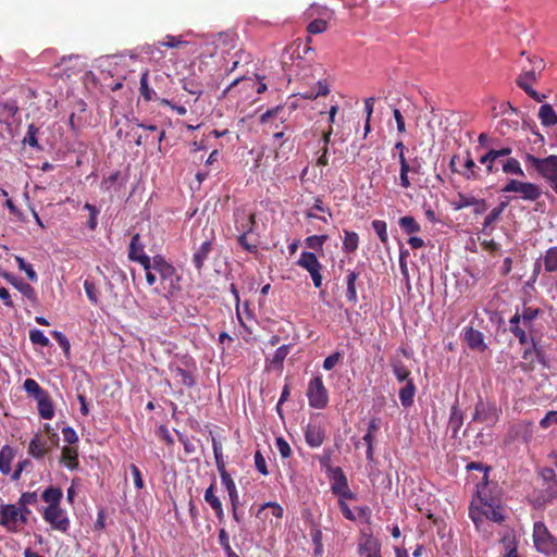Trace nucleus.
Returning <instances> with one entry per match:
<instances>
[{
	"label": "nucleus",
	"instance_id": "a211bd4d",
	"mask_svg": "<svg viewBox=\"0 0 557 557\" xmlns=\"http://www.w3.org/2000/svg\"><path fill=\"white\" fill-rule=\"evenodd\" d=\"M48 451V441L40 434H35L28 444V455L35 459H41Z\"/></svg>",
	"mask_w": 557,
	"mask_h": 557
},
{
	"label": "nucleus",
	"instance_id": "2eb2a0df",
	"mask_svg": "<svg viewBox=\"0 0 557 557\" xmlns=\"http://www.w3.org/2000/svg\"><path fill=\"white\" fill-rule=\"evenodd\" d=\"M284 509L275 502H268L262 504L257 512V517L262 520H270V523L274 527L280 525V521L283 518Z\"/></svg>",
	"mask_w": 557,
	"mask_h": 557
},
{
	"label": "nucleus",
	"instance_id": "6e6d98bb",
	"mask_svg": "<svg viewBox=\"0 0 557 557\" xmlns=\"http://www.w3.org/2000/svg\"><path fill=\"white\" fill-rule=\"evenodd\" d=\"M505 555L504 557H520L517 553V545L511 536H505L503 539Z\"/></svg>",
	"mask_w": 557,
	"mask_h": 557
},
{
	"label": "nucleus",
	"instance_id": "a18cd8bd",
	"mask_svg": "<svg viewBox=\"0 0 557 557\" xmlns=\"http://www.w3.org/2000/svg\"><path fill=\"white\" fill-rule=\"evenodd\" d=\"M15 261L17 263L18 269L26 273V275H27L29 281L37 282L38 276H37V273L35 272V270H34L32 264L27 263L24 260V258H22L20 256H15Z\"/></svg>",
	"mask_w": 557,
	"mask_h": 557
},
{
	"label": "nucleus",
	"instance_id": "13d9d810",
	"mask_svg": "<svg viewBox=\"0 0 557 557\" xmlns=\"http://www.w3.org/2000/svg\"><path fill=\"white\" fill-rule=\"evenodd\" d=\"M84 289L90 302L95 305L98 304V292L95 283L89 280H86L84 282Z\"/></svg>",
	"mask_w": 557,
	"mask_h": 557
},
{
	"label": "nucleus",
	"instance_id": "4c0bfd02",
	"mask_svg": "<svg viewBox=\"0 0 557 557\" xmlns=\"http://www.w3.org/2000/svg\"><path fill=\"white\" fill-rule=\"evenodd\" d=\"M398 223L401 230L407 234L418 233L421 230L420 224L410 215L400 218Z\"/></svg>",
	"mask_w": 557,
	"mask_h": 557
},
{
	"label": "nucleus",
	"instance_id": "412c9836",
	"mask_svg": "<svg viewBox=\"0 0 557 557\" xmlns=\"http://www.w3.org/2000/svg\"><path fill=\"white\" fill-rule=\"evenodd\" d=\"M359 553L363 557H382L381 545L379 541L372 536L367 537L362 543H360Z\"/></svg>",
	"mask_w": 557,
	"mask_h": 557
},
{
	"label": "nucleus",
	"instance_id": "f257e3e1",
	"mask_svg": "<svg viewBox=\"0 0 557 557\" xmlns=\"http://www.w3.org/2000/svg\"><path fill=\"white\" fill-rule=\"evenodd\" d=\"M480 504H472L469 509V516L476 529L484 534H491L488 521L500 523L505 519L504 509L502 506L494 504L493 502H487L485 497L482 496L483 491H479Z\"/></svg>",
	"mask_w": 557,
	"mask_h": 557
},
{
	"label": "nucleus",
	"instance_id": "f704fd0d",
	"mask_svg": "<svg viewBox=\"0 0 557 557\" xmlns=\"http://www.w3.org/2000/svg\"><path fill=\"white\" fill-rule=\"evenodd\" d=\"M502 170L506 174H512L517 176H524V172L520 165V162L516 158H507L503 162Z\"/></svg>",
	"mask_w": 557,
	"mask_h": 557
},
{
	"label": "nucleus",
	"instance_id": "bf43d9fd",
	"mask_svg": "<svg viewBox=\"0 0 557 557\" xmlns=\"http://www.w3.org/2000/svg\"><path fill=\"white\" fill-rule=\"evenodd\" d=\"M220 476H221L222 484L224 485L225 490L227 491V494L237 491L234 480L232 479L231 474L226 470H223L222 472H220Z\"/></svg>",
	"mask_w": 557,
	"mask_h": 557
},
{
	"label": "nucleus",
	"instance_id": "09e8293b",
	"mask_svg": "<svg viewBox=\"0 0 557 557\" xmlns=\"http://www.w3.org/2000/svg\"><path fill=\"white\" fill-rule=\"evenodd\" d=\"M520 314V322L523 323L524 327H530L532 321L537 317L539 309L532 307H524Z\"/></svg>",
	"mask_w": 557,
	"mask_h": 557
},
{
	"label": "nucleus",
	"instance_id": "7ed1b4c3",
	"mask_svg": "<svg viewBox=\"0 0 557 557\" xmlns=\"http://www.w3.org/2000/svg\"><path fill=\"white\" fill-rule=\"evenodd\" d=\"M524 162L529 169L537 172L557 194V156L537 158L531 153L524 156Z\"/></svg>",
	"mask_w": 557,
	"mask_h": 557
},
{
	"label": "nucleus",
	"instance_id": "39448f33",
	"mask_svg": "<svg viewBox=\"0 0 557 557\" xmlns=\"http://www.w3.org/2000/svg\"><path fill=\"white\" fill-rule=\"evenodd\" d=\"M168 368L181 385L190 388L196 384L194 372L197 367L193 358L188 356L175 357Z\"/></svg>",
	"mask_w": 557,
	"mask_h": 557
},
{
	"label": "nucleus",
	"instance_id": "0eeeda50",
	"mask_svg": "<svg viewBox=\"0 0 557 557\" xmlns=\"http://www.w3.org/2000/svg\"><path fill=\"white\" fill-rule=\"evenodd\" d=\"M306 395L311 408L324 409L329 405V392L321 375H315L309 381Z\"/></svg>",
	"mask_w": 557,
	"mask_h": 557
},
{
	"label": "nucleus",
	"instance_id": "7c9ffc66",
	"mask_svg": "<svg viewBox=\"0 0 557 557\" xmlns=\"http://www.w3.org/2000/svg\"><path fill=\"white\" fill-rule=\"evenodd\" d=\"M359 277V273L355 271H349L346 277V298L348 301L356 304L358 300L357 289H356V281Z\"/></svg>",
	"mask_w": 557,
	"mask_h": 557
},
{
	"label": "nucleus",
	"instance_id": "c9c22d12",
	"mask_svg": "<svg viewBox=\"0 0 557 557\" xmlns=\"http://www.w3.org/2000/svg\"><path fill=\"white\" fill-rule=\"evenodd\" d=\"M25 392L33 396L35 399H38L47 394L45 389L40 387V385L34 379H26L23 385Z\"/></svg>",
	"mask_w": 557,
	"mask_h": 557
},
{
	"label": "nucleus",
	"instance_id": "e2e57ef3",
	"mask_svg": "<svg viewBox=\"0 0 557 557\" xmlns=\"http://www.w3.org/2000/svg\"><path fill=\"white\" fill-rule=\"evenodd\" d=\"M275 446L282 458H288L290 456V446L283 437H276Z\"/></svg>",
	"mask_w": 557,
	"mask_h": 557
},
{
	"label": "nucleus",
	"instance_id": "c85d7f7f",
	"mask_svg": "<svg viewBox=\"0 0 557 557\" xmlns=\"http://www.w3.org/2000/svg\"><path fill=\"white\" fill-rule=\"evenodd\" d=\"M539 119L545 126H554L557 124V114L553 107L548 103L541 106L539 111Z\"/></svg>",
	"mask_w": 557,
	"mask_h": 557
},
{
	"label": "nucleus",
	"instance_id": "37998d69",
	"mask_svg": "<svg viewBox=\"0 0 557 557\" xmlns=\"http://www.w3.org/2000/svg\"><path fill=\"white\" fill-rule=\"evenodd\" d=\"M219 544L224 549L226 557H239L231 547L230 537L225 529L219 531Z\"/></svg>",
	"mask_w": 557,
	"mask_h": 557
},
{
	"label": "nucleus",
	"instance_id": "0e129e2a",
	"mask_svg": "<svg viewBox=\"0 0 557 557\" xmlns=\"http://www.w3.org/2000/svg\"><path fill=\"white\" fill-rule=\"evenodd\" d=\"M555 424H557V410L548 411L540 421V426L542 429H548Z\"/></svg>",
	"mask_w": 557,
	"mask_h": 557
},
{
	"label": "nucleus",
	"instance_id": "ea45409f",
	"mask_svg": "<svg viewBox=\"0 0 557 557\" xmlns=\"http://www.w3.org/2000/svg\"><path fill=\"white\" fill-rule=\"evenodd\" d=\"M392 368H393L394 375L396 376V379L399 382L407 383L408 380H410L409 379L410 371L406 368V366L400 360L393 361Z\"/></svg>",
	"mask_w": 557,
	"mask_h": 557
},
{
	"label": "nucleus",
	"instance_id": "4d7b16f0",
	"mask_svg": "<svg viewBox=\"0 0 557 557\" xmlns=\"http://www.w3.org/2000/svg\"><path fill=\"white\" fill-rule=\"evenodd\" d=\"M479 162L485 165L486 173L492 174L496 172V168L494 165L495 159L493 158L490 150L479 159Z\"/></svg>",
	"mask_w": 557,
	"mask_h": 557
},
{
	"label": "nucleus",
	"instance_id": "de8ad7c7",
	"mask_svg": "<svg viewBox=\"0 0 557 557\" xmlns=\"http://www.w3.org/2000/svg\"><path fill=\"white\" fill-rule=\"evenodd\" d=\"M29 339L34 345H39L41 347H48L50 345L49 338L41 330L38 329L29 331Z\"/></svg>",
	"mask_w": 557,
	"mask_h": 557
},
{
	"label": "nucleus",
	"instance_id": "f8f14e48",
	"mask_svg": "<svg viewBox=\"0 0 557 557\" xmlns=\"http://www.w3.org/2000/svg\"><path fill=\"white\" fill-rule=\"evenodd\" d=\"M151 262L153 270L160 275L161 281L169 282L171 287H175L180 281L176 269L160 255L154 256Z\"/></svg>",
	"mask_w": 557,
	"mask_h": 557
},
{
	"label": "nucleus",
	"instance_id": "cd10ccee",
	"mask_svg": "<svg viewBox=\"0 0 557 557\" xmlns=\"http://www.w3.org/2000/svg\"><path fill=\"white\" fill-rule=\"evenodd\" d=\"M519 194L521 199L523 200L535 201L541 197L542 190L539 185L530 182H524Z\"/></svg>",
	"mask_w": 557,
	"mask_h": 557
},
{
	"label": "nucleus",
	"instance_id": "393cba45",
	"mask_svg": "<svg viewBox=\"0 0 557 557\" xmlns=\"http://www.w3.org/2000/svg\"><path fill=\"white\" fill-rule=\"evenodd\" d=\"M63 497V492L60 487L50 486L46 488L41 494V499L48 504L47 507H58L60 506L61 499Z\"/></svg>",
	"mask_w": 557,
	"mask_h": 557
},
{
	"label": "nucleus",
	"instance_id": "a878e982",
	"mask_svg": "<svg viewBox=\"0 0 557 557\" xmlns=\"http://www.w3.org/2000/svg\"><path fill=\"white\" fill-rule=\"evenodd\" d=\"M507 202H500L497 207L491 210L485 216L483 222V232L488 234L487 230H493L494 224L499 220L500 215L505 211Z\"/></svg>",
	"mask_w": 557,
	"mask_h": 557
},
{
	"label": "nucleus",
	"instance_id": "c756f323",
	"mask_svg": "<svg viewBox=\"0 0 557 557\" xmlns=\"http://www.w3.org/2000/svg\"><path fill=\"white\" fill-rule=\"evenodd\" d=\"M416 386L412 380H408L404 387L399 391V400L404 407H410L413 404Z\"/></svg>",
	"mask_w": 557,
	"mask_h": 557
},
{
	"label": "nucleus",
	"instance_id": "052dcab7",
	"mask_svg": "<svg viewBox=\"0 0 557 557\" xmlns=\"http://www.w3.org/2000/svg\"><path fill=\"white\" fill-rule=\"evenodd\" d=\"M51 334L55 338L60 347L63 349L64 354L67 355L71 349V344L67 337L60 331H52Z\"/></svg>",
	"mask_w": 557,
	"mask_h": 557
},
{
	"label": "nucleus",
	"instance_id": "680f3d73",
	"mask_svg": "<svg viewBox=\"0 0 557 557\" xmlns=\"http://www.w3.org/2000/svg\"><path fill=\"white\" fill-rule=\"evenodd\" d=\"M185 44H187V42L182 40L181 37H176V36H172V35H168L164 38V40L158 42L159 46L168 47V48H177Z\"/></svg>",
	"mask_w": 557,
	"mask_h": 557
},
{
	"label": "nucleus",
	"instance_id": "b1692460",
	"mask_svg": "<svg viewBox=\"0 0 557 557\" xmlns=\"http://www.w3.org/2000/svg\"><path fill=\"white\" fill-rule=\"evenodd\" d=\"M211 251V242H203L193 255V263L198 271L203 268L205 261L208 259Z\"/></svg>",
	"mask_w": 557,
	"mask_h": 557
},
{
	"label": "nucleus",
	"instance_id": "79ce46f5",
	"mask_svg": "<svg viewBox=\"0 0 557 557\" xmlns=\"http://www.w3.org/2000/svg\"><path fill=\"white\" fill-rule=\"evenodd\" d=\"M212 448H213L216 469L220 473L226 469H225V462L223 459L222 445L214 437H212Z\"/></svg>",
	"mask_w": 557,
	"mask_h": 557
},
{
	"label": "nucleus",
	"instance_id": "f3484780",
	"mask_svg": "<svg viewBox=\"0 0 557 557\" xmlns=\"http://www.w3.org/2000/svg\"><path fill=\"white\" fill-rule=\"evenodd\" d=\"M205 502L213 509L215 517L219 521L224 519V510L220 498L215 495V483L214 481L205 491Z\"/></svg>",
	"mask_w": 557,
	"mask_h": 557
},
{
	"label": "nucleus",
	"instance_id": "9d476101",
	"mask_svg": "<svg viewBox=\"0 0 557 557\" xmlns=\"http://www.w3.org/2000/svg\"><path fill=\"white\" fill-rule=\"evenodd\" d=\"M42 518L53 530L65 533L70 528V519L61 506L44 508Z\"/></svg>",
	"mask_w": 557,
	"mask_h": 557
},
{
	"label": "nucleus",
	"instance_id": "4468645a",
	"mask_svg": "<svg viewBox=\"0 0 557 557\" xmlns=\"http://www.w3.org/2000/svg\"><path fill=\"white\" fill-rule=\"evenodd\" d=\"M458 156H454L450 160V168L454 172L461 175L467 181H476L480 178V168L473 161L471 153L469 151L466 152L465 161L461 170H456L454 168L456 160H458Z\"/></svg>",
	"mask_w": 557,
	"mask_h": 557
},
{
	"label": "nucleus",
	"instance_id": "72a5a7b5",
	"mask_svg": "<svg viewBox=\"0 0 557 557\" xmlns=\"http://www.w3.org/2000/svg\"><path fill=\"white\" fill-rule=\"evenodd\" d=\"M543 263L545 271H557V246L550 247L545 251V255L543 256Z\"/></svg>",
	"mask_w": 557,
	"mask_h": 557
},
{
	"label": "nucleus",
	"instance_id": "dca6fc26",
	"mask_svg": "<svg viewBox=\"0 0 557 557\" xmlns=\"http://www.w3.org/2000/svg\"><path fill=\"white\" fill-rule=\"evenodd\" d=\"M325 429L318 422H310L305 429V441L311 448H319L325 440Z\"/></svg>",
	"mask_w": 557,
	"mask_h": 557
},
{
	"label": "nucleus",
	"instance_id": "49530a36",
	"mask_svg": "<svg viewBox=\"0 0 557 557\" xmlns=\"http://www.w3.org/2000/svg\"><path fill=\"white\" fill-rule=\"evenodd\" d=\"M37 134H38V127H36L34 124H29L27 127V133L23 139V143L29 145L33 148L40 150L41 147L38 144Z\"/></svg>",
	"mask_w": 557,
	"mask_h": 557
},
{
	"label": "nucleus",
	"instance_id": "4be33fe9",
	"mask_svg": "<svg viewBox=\"0 0 557 557\" xmlns=\"http://www.w3.org/2000/svg\"><path fill=\"white\" fill-rule=\"evenodd\" d=\"M462 424H463L462 412H461L460 408L458 407V405L455 404L450 408V414H449V421H448V426L451 431V436L454 438H456L458 436V432H459L460 428L462 426Z\"/></svg>",
	"mask_w": 557,
	"mask_h": 557
},
{
	"label": "nucleus",
	"instance_id": "f03ea898",
	"mask_svg": "<svg viewBox=\"0 0 557 557\" xmlns=\"http://www.w3.org/2000/svg\"><path fill=\"white\" fill-rule=\"evenodd\" d=\"M234 226L238 232V244L248 252H257V242L250 243L248 235L253 234L256 228V215L246 207H239L234 210Z\"/></svg>",
	"mask_w": 557,
	"mask_h": 557
},
{
	"label": "nucleus",
	"instance_id": "69168bd1",
	"mask_svg": "<svg viewBox=\"0 0 557 557\" xmlns=\"http://www.w3.org/2000/svg\"><path fill=\"white\" fill-rule=\"evenodd\" d=\"M253 459H255V467H256V469L261 474L268 475L269 471H268L265 459H264V457L262 456V454L259 450H257L255 453Z\"/></svg>",
	"mask_w": 557,
	"mask_h": 557
},
{
	"label": "nucleus",
	"instance_id": "864d4df0",
	"mask_svg": "<svg viewBox=\"0 0 557 557\" xmlns=\"http://www.w3.org/2000/svg\"><path fill=\"white\" fill-rule=\"evenodd\" d=\"M38 502L36 492H25L21 495L17 505L23 509H28V505H35Z\"/></svg>",
	"mask_w": 557,
	"mask_h": 557
},
{
	"label": "nucleus",
	"instance_id": "9b49d317",
	"mask_svg": "<svg viewBox=\"0 0 557 557\" xmlns=\"http://www.w3.org/2000/svg\"><path fill=\"white\" fill-rule=\"evenodd\" d=\"M498 418L499 409L496 407V405L485 403L482 399L476 403L472 421L486 423L487 425H494L498 421Z\"/></svg>",
	"mask_w": 557,
	"mask_h": 557
},
{
	"label": "nucleus",
	"instance_id": "338daca9",
	"mask_svg": "<svg viewBox=\"0 0 557 557\" xmlns=\"http://www.w3.org/2000/svg\"><path fill=\"white\" fill-rule=\"evenodd\" d=\"M341 358H342V352H339V351H335V352L331 354L330 356H327L324 359L323 369L326 371L332 370L338 363Z\"/></svg>",
	"mask_w": 557,
	"mask_h": 557
},
{
	"label": "nucleus",
	"instance_id": "5701e85b",
	"mask_svg": "<svg viewBox=\"0 0 557 557\" xmlns=\"http://www.w3.org/2000/svg\"><path fill=\"white\" fill-rule=\"evenodd\" d=\"M36 400L39 416L46 420L52 419L54 417V406L49 394L47 393Z\"/></svg>",
	"mask_w": 557,
	"mask_h": 557
},
{
	"label": "nucleus",
	"instance_id": "6ab92c4d",
	"mask_svg": "<svg viewBox=\"0 0 557 557\" xmlns=\"http://www.w3.org/2000/svg\"><path fill=\"white\" fill-rule=\"evenodd\" d=\"M463 337L471 349L484 351L487 348L484 343V335L482 332L474 330L473 327H466Z\"/></svg>",
	"mask_w": 557,
	"mask_h": 557
},
{
	"label": "nucleus",
	"instance_id": "774afa93",
	"mask_svg": "<svg viewBox=\"0 0 557 557\" xmlns=\"http://www.w3.org/2000/svg\"><path fill=\"white\" fill-rule=\"evenodd\" d=\"M289 352V346L288 345H282L280 346L273 356V362L277 364H282L285 358L287 357Z\"/></svg>",
	"mask_w": 557,
	"mask_h": 557
},
{
	"label": "nucleus",
	"instance_id": "bb28decb",
	"mask_svg": "<svg viewBox=\"0 0 557 557\" xmlns=\"http://www.w3.org/2000/svg\"><path fill=\"white\" fill-rule=\"evenodd\" d=\"M509 330L510 332L519 339V343L521 345H525L529 343V337L524 331L520 326V314L519 312H516L511 319L509 320Z\"/></svg>",
	"mask_w": 557,
	"mask_h": 557
},
{
	"label": "nucleus",
	"instance_id": "2f4dec72",
	"mask_svg": "<svg viewBox=\"0 0 557 557\" xmlns=\"http://www.w3.org/2000/svg\"><path fill=\"white\" fill-rule=\"evenodd\" d=\"M359 245V236L356 232L344 231L343 250L347 253L355 252Z\"/></svg>",
	"mask_w": 557,
	"mask_h": 557
},
{
	"label": "nucleus",
	"instance_id": "603ef678",
	"mask_svg": "<svg viewBox=\"0 0 557 557\" xmlns=\"http://www.w3.org/2000/svg\"><path fill=\"white\" fill-rule=\"evenodd\" d=\"M372 227L374 232L377 234L380 240L383 244H386L388 242V235H387V225L384 221L381 220H374L372 222Z\"/></svg>",
	"mask_w": 557,
	"mask_h": 557
},
{
	"label": "nucleus",
	"instance_id": "e433bc0d",
	"mask_svg": "<svg viewBox=\"0 0 557 557\" xmlns=\"http://www.w3.org/2000/svg\"><path fill=\"white\" fill-rule=\"evenodd\" d=\"M536 81L534 71H527L519 75L517 78V85L522 88L527 94L528 90H532V84Z\"/></svg>",
	"mask_w": 557,
	"mask_h": 557
},
{
	"label": "nucleus",
	"instance_id": "ddd939ff",
	"mask_svg": "<svg viewBox=\"0 0 557 557\" xmlns=\"http://www.w3.org/2000/svg\"><path fill=\"white\" fill-rule=\"evenodd\" d=\"M128 259L138 262L144 269L149 268V261L152 259L146 255L145 246L140 240L139 234L133 235L128 247Z\"/></svg>",
	"mask_w": 557,
	"mask_h": 557
},
{
	"label": "nucleus",
	"instance_id": "1a4fd4ad",
	"mask_svg": "<svg viewBox=\"0 0 557 557\" xmlns=\"http://www.w3.org/2000/svg\"><path fill=\"white\" fill-rule=\"evenodd\" d=\"M331 481V491L338 498L356 499V494L351 492L347 478L341 467H335L333 473L327 475Z\"/></svg>",
	"mask_w": 557,
	"mask_h": 557
},
{
	"label": "nucleus",
	"instance_id": "423d86ee",
	"mask_svg": "<svg viewBox=\"0 0 557 557\" xmlns=\"http://www.w3.org/2000/svg\"><path fill=\"white\" fill-rule=\"evenodd\" d=\"M533 542L535 548L544 555H553L557 550L556 539L542 521H536L533 525Z\"/></svg>",
	"mask_w": 557,
	"mask_h": 557
},
{
	"label": "nucleus",
	"instance_id": "8fccbe9b",
	"mask_svg": "<svg viewBox=\"0 0 557 557\" xmlns=\"http://www.w3.org/2000/svg\"><path fill=\"white\" fill-rule=\"evenodd\" d=\"M84 209L87 210L89 212V219L87 221V226L89 230L91 231H95L97 228V225H98V214H99V210L97 209L96 206L89 203V202H86L84 205Z\"/></svg>",
	"mask_w": 557,
	"mask_h": 557
},
{
	"label": "nucleus",
	"instance_id": "3c124183",
	"mask_svg": "<svg viewBox=\"0 0 557 557\" xmlns=\"http://www.w3.org/2000/svg\"><path fill=\"white\" fill-rule=\"evenodd\" d=\"M326 239L327 235H312L306 238L305 244L310 249L321 250Z\"/></svg>",
	"mask_w": 557,
	"mask_h": 557
},
{
	"label": "nucleus",
	"instance_id": "20e7f679",
	"mask_svg": "<svg viewBox=\"0 0 557 557\" xmlns=\"http://www.w3.org/2000/svg\"><path fill=\"white\" fill-rule=\"evenodd\" d=\"M29 513V509H23L18 505L1 504L0 524L8 531L17 532L28 522Z\"/></svg>",
	"mask_w": 557,
	"mask_h": 557
},
{
	"label": "nucleus",
	"instance_id": "5fc2aeb1",
	"mask_svg": "<svg viewBox=\"0 0 557 557\" xmlns=\"http://www.w3.org/2000/svg\"><path fill=\"white\" fill-rule=\"evenodd\" d=\"M327 29V22L322 18L313 20L307 26V30L310 34H322Z\"/></svg>",
	"mask_w": 557,
	"mask_h": 557
},
{
	"label": "nucleus",
	"instance_id": "58836bf2",
	"mask_svg": "<svg viewBox=\"0 0 557 557\" xmlns=\"http://www.w3.org/2000/svg\"><path fill=\"white\" fill-rule=\"evenodd\" d=\"M148 76H149V72L148 71H145L141 74L139 91H140V95L144 97L145 100L151 101V100L154 99L156 92H154L153 89H151L149 87Z\"/></svg>",
	"mask_w": 557,
	"mask_h": 557
},
{
	"label": "nucleus",
	"instance_id": "aec40b11",
	"mask_svg": "<svg viewBox=\"0 0 557 557\" xmlns=\"http://www.w3.org/2000/svg\"><path fill=\"white\" fill-rule=\"evenodd\" d=\"M60 462L70 470H76L79 467L77 448L64 446L62 448Z\"/></svg>",
	"mask_w": 557,
	"mask_h": 557
},
{
	"label": "nucleus",
	"instance_id": "c03bdc74",
	"mask_svg": "<svg viewBox=\"0 0 557 557\" xmlns=\"http://www.w3.org/2000/svg\"><path fill=\"white\" fill-rule=\"evenodd\" d=\"M13 285L21 292L23 296H25L32 302H35L37 300L36 292L28 283L23 281H16L13 282Z\"/></svg>",
	"mask_w": 557,
	"mask_h": 557
},
{
	"label": "nucleus",
	"instance_id": "6e6552de",
	"mask_svg": "<svg viewBox=\"0 0 557 557\" xmlns=\"http://www.w3.org/2000/svg\"><path fill=\"white\" fill-rule=\"evenodd\" d=\"M297 264L309 272L315 288L322 286L321 270L323 267L313 252L302 251Z\"/></svg>",
	"mask_w": 557,
	"mask_h": 557
},
{
	"label": "nucleus",
	"instance_id": "a19ab883",
	"mask_svg": "<svg viewBox=\"0 0 557 557\" xmlns=\"http://www.w3.org/2000/svg\"><path fill=\"white\" fill-rule=\"evenodd\" d=\"M475 197L471 195H465L459 193L457 198L453 202V207L455 210H461L468 207H472L475 203Z\"/></svg>",
	"mask_w": 557,
	"mask_h": 557
},
{
	"label": "nucleus",
	"instance_id": "473e14b6",
	"mask_svg": "<svg viewBox=\"0 0 557 557\" xmlns=\"http://www.w3.org/2000/svg\"><path fill=\"white\" fill-rule=\"evenodd\" d=\"M13 459V450L9 446H3L0 450V472L9 474L11 472V461Z\"/></svg>",
	"mask_w": 557,
	"mask_h": 557
}]
</instances>
